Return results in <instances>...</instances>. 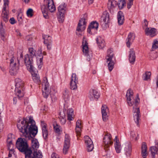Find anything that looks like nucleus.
<instances>
[{"label":"nucleus","mask_w":158,"mask_h":158,"mask_svg":"<svg viewBox=\"0 0 158 158\" xmlns=\"http://www.w3.org/2000/svg\"><path fill=\"white\" fill-rule=\"evenodd\" d=\"M133 93L130 89H129L127 91L126 94V97L128 105L130 106H133V115L134 119L137 125L139 126V120L140 117V113L139 107L138 106L139 104V94H137L135 99L132 103L131 102V98L133 96Z\"/></svg>","instance_id":"nucleus-1"},{"label":"nucleus","mask_w":158,"mask_h":158,"mask_svg":"<svg viewBox=\"0 0 158 158\" xmlns=\"http://www.w3.org/2000/svg\"><path fill=\"white\" fill-rule=\"evenodd\" d=\"M30 124H35V121L31 116L23 118V120L22 121L21 123H18L17 127L20 132L27 134V128Z\"/></svg>","instance_id":"nucleus-2"},{"label":"nucleus","mask_w":158,"mask_h":158,"mask_svg":"<svg viewBox=\"0 0 158 158\" xmlns=\"http://www.w3.org/2000/svg\"><path fill=\"white\" fill-rule=\"evenodd\" d=\"M15 88L14 89L12 87L11 91L13 92L14 91L15 95L18 97L19 99H20V98H22L24 95L22 91L23 90L24 83L22 80L19 78L15 79Z\"/></svg>","instance_id":"nucleus-3"},{"label":"nucleus","mask_w":158,"mask_h":158,"mask_svg":"<svg viewBox=\"0 0 158 158\" xmlns=\"http://www.w3.org/2000/svg\"><path fill=\"white\" fill-rule=\"evenodd\" d=\"M16 147L19 152L23 153L30 148L27 139L22 138H19L17 140Z\"/></svg>","instance_id":"nucleus-4"},{"label":"nucleus","mask_w":158,"mask_h":158,"mask_svg":"<svg viewBox=\"0 0 158 158\" xmlns=\"http://www.w3.org/2000/svg\"><path fill=\"white\" fill-rule=\"evenodd\" d=\"M4 4L2 12V17L3 20L6 22L9 20V0H3Z\"/></svg>","instance_id":"nucleus-5"},{"label":"nucleus","mask_w":158,"mask_h":158,"mask_svg":"<svg viewBox=\"0 0 158 158\" xmlns=\"http://www.w3.org/2000/svg\"><path fill=\"white\" fill-rule=\"evenodd\" d=\"M58 19L60 23H62L64 19V14L67 9L66 5L65 3H62L58 6Z\"/></svg>","instance_id":"nucleus-6"},{"label":"nucleus","mask_w":158,"mask_h":158,"mask_svg":"<svg viewBox=\"0 0 158 158\" xmlns=\"http://www.w3.org/2000/svg\"><path fill=\"white\" fill-rule=\"evenodd\" d=\"M38 132V128L35 124L31 125L29 126L27 128V134L22 133L23 135L27 137L28 136V138L35 137Z\"/></svg>","instance_id":"nucleus-7"},{"label":"nucleus","mask_w":158,"mask_h":158,"mask_svg":"<svg viewBox=\"0 0 158 158\" xmlns=\"http://www.w3.org/2000/svg\"><path fill=\"white\" fill-rule=\"evenodd\" d=\"M107 55L106 57V62L108 63V66L110 71H111L114 68V63L112 59L114 56L112 49H108Z\"/></svg>","instance_id":"nucleus-8"},{"label":"nucleus","mask_w":158,"mask_h":158,"mask_svg":"<svg viewBox=\"0 0 158 158\" xmlns=\"http://www.w3.org/2000/svg\"><path fill=\"white\" fill-rule=\"evenodd\" d=\"M24 60L27 70L30 72H33L34 71V67L33 66L32 57L30 56L27 54L25 55Z\"/></svg>","instance_id":"nucleus-9"},{"label":"nucleus","mask_w":158,"mask_h":158,"mask_svg":"<svg viewBox=\"0 0 158 158\" xmlns=\"http://www.w3.org/2000/svg\"><path fill=\"white\" fill-rule=\"evenodd\" d=\"M103 143L104 146L105 151L108 152V148L110 146L113 144V142L111 140V136L110 134L107 133L106 134L103 138Z\"/></svg>","instance_id":"nucleus-10"},{"label":"nucleus","mask_w":158,"mask_h":158,"mask_svg":"<svg viewBox=\"0 0 158 158\" xmlns=\"http://www.w3.org/2000/svg\"><path fill=\"white\" fill-rule=\"evenodd\" d=\"M87 44L88 43L86 41L85 42H83L82 51L84 55L87 57V60L89 61L92 58L93 54L91 51L89 50Z\"/></svg>","instance_id":"nucleus-11"},{"label":"nucleus","mask_w":158,"mask_h":158,"mask_svg":"<svg viewBox=\"0 0 158 158\" xmlns=\"http://www.w3.org/2000/svg\"><path fill=\"white\" fill-rule=\"evenodd\" d=\"M43 81L42 85L43 87L44 86V89L42 90L43 95L44 98H47L50 93V90L48 89L49 83L46 78L44 79Z\"/></svg>","instance_id":"nucleus-12"},{"label":"nucleus","mask_w":158,"mask_h":158,"mask_svg":"<svg viewBox=\"0 0 158 158\" xmlns=\"http://www.w3.org/2000/svg\"><path fill=\"white\" fill-rule=\"evenodd\" d=\"M43 38L44 40V43L47 47V49L50 50L51 49L52 46L51 37L48 35H43Z\"/></svg>","instance_id":"nucleus-13"},{"label":"nucleus","mask_w":158,"mask_h":158,"mask_svg":"<svg viewBox=\"0 0 158 158\" xmlns=\"http://www.w3.org/2000/svg\"><path fill=\"white\" fill-rule=\"evenodd\" d=\"M78 83V78L76 74L75 73H72L70 82V89L72 90L76 89L77 88V84Z\"/></svg>","instance_id":"nucleus-14"},{"label":"nucleus","mask_w":158,"mask_h":158,"mask_svg":"<svg viewBox=\"0 0 158 158\" xmlns=\"http://www.w3.org/2000/svg\"><path fill=\"white\" fill-rule=\"evenodd\" d=\"M70 138L69 136L66 134L65 136L64 140V143L63 152L64 154H66L68 152L70 146Z\"/></svg>","instance_id":"nucleus-15"},{"label":"nucleus","mask_w":158,"mask_h":158,"mask_svg":"<svg viewBox=\"0 0 158 158\" xmlns=\"http://www.w3.org/2000/svg\"><path fill=\"white\" fill-rule=\"evenodd\" d=\"M84 139L88 151L89 152L92 151L94 149V146L91 139L87 135L84 136Z\"/></svg>","instance_id":"nucleus-16"},{"label":"nucleus","mask_w":158,"mask_h":158,"mask_svg":"<svg viewBox=\"0 0 158 158\" xmlns=\"http://www.w3.org/2000/svg\"><path fill=\"white\" fill-rule=\"evenodd\" d=\"M42 6H45L47 10L51 12H53L56 10V7L52 0H48V1L44 3Z\"/></svg>","instance_id":"nucleus-17"},{"label":"nucleus","mask_w":158,"mask_h":158,"mask_svg":"<svg viewBox=\"0 0 158 158\" xmlns=\"http://www.w3.org/2000/svg\"><path fill=\"white\" fill-rule=\"evenodd\" d=\"M10 51V66L17 65V63H19L17 54L13 49Z\"/></svg>","instance_id":"nucleus-18"},{"label":"nucleus","mask_w":158,"mask_h":158,"mask_svg":"<svg viewBox=\"0 0 158 158\" xmlns=\"http://www.w3.org/2000/svg\"><path fill=\"white\" fill-rule=\"evenodd\" d=\"M99 97V94L96 90L94 89L90 90L89 97L91 101L93 100L94 99L97 100Z\"/></svg>","instance_id":"nucleus-19"},{"label":"nucleus","mask_w":158,"mask_h":158,"mask_svg":"<svg viewBox=\"0 0 158 158\" xmlns=\"http://www.w3.org/2000/svg\"><path fill=\"white\" fill-rule=\"evenodd\" d=\"M109 111V109L107 106L105 105H102L101 108V112L103 120L106 122L108 119V115L107 113Z\"/></svg>","instance_id":"nucleus-20"},{"label":"nucleus","mask_w":158,"mask_h":158,"mask_svg":"<svg viewBox=\"0 0 158 158\" xmlns=\"http://www.w3.org/2000/svg\"><path fill=\"white\" fill-rule=\"evenodd\" d=\"M41 127L43 136L44 139L46 140L48 138V133L47 125L44 121L41 122Z\"/></svg>","instance_id":"nucleus-21"},{"label":"nucleus","mask_w":158,"mask_h":158,"mask_svg":"<svg viewBox=\"0 0 158 158\" xmlns=\"http://www.w3.org/2000/svg\"><path fill=\"white\" fill-rule=\"evenodd\" d=\"M84 18H81L78 24L77 31H81L84 30L85 28L86 22Z\"/></svg>","instance_id":"nucleus-22"},{"label":"nucleus","mask_w":158,"mask_h":158,"mask_svg":"<svg viewBox=\"0 0 158 158\" xmlns=\"http://www.w3.org/2000/svg\"><path fill=\"white\" fill-rule=\"evenodd\" d=\"M117 6V2L115 0H109L107 3V7L110 13H113L114 10Z\"/></svg>","instance_id":"nucleus-23"},{"label":"nucleus","mask_w":158,"mask_h":158,"mask_svg":"<svg viewBox=\"0 0 158 158\" xmlns=\"http://www.w3.org/2000/svg\"><path fill=\"white\" fill-rule=\"evenodd\" d=\"M98 23L96 21L92 22L87 29V32L90 34H92L91 30L94 29L97 30L98 27Z\"/></svg>","instance_id":"nucleus-24"},{"label":"nucleus","mask_w":158,"mask_h":158,"mask_svg":"<svg viewBox=\"0 0 158 158\" xmlns=\"http://www.w3.org/2000/svg\"><path fill=\"white\" fill-rule=\"evenodd\" d=\"M156 29L154 28L147 27L145 30V34L152 37L156 35Z\"/></svg>","instance_id":"nucleus-25"},{"label":"nucleus","mask_w":158,"mask_h":158,"mask_svg":"<svg viewBox=\"0 0 158 158\" xmlns=\"http://www.w3.org/2000/svg\"><path fill=\"white\" fill-rule=\"evenodd\" d=\"M135 39V36L134 34L130 32L128 34L126 40V44L127 47H130V44L133 42Z\"/></svg>","instance_id":"nucleus-26"},{"label":"nucleus","mask_w":158,"mask_h":158,"mask_svg":"<svg viewBox=\"0 0 158 158\" xmlns=\"http://www.w3.org/2000/svg\"><path fill=\"white\" fill-rule=\"evenodd\" d=\"M128 57L130 63L134 64L135 60V52L133 49L130 50Z\"/></svg>","instance_id":"nucleus-27"},{"label":"nucleus","mask_w":158,"mask_h":158,"mask_svg":"<svg viewBox=\"0 0 158 158\" xmlns=\"http://www.w3.org/2000/svg\"><path fill=\"white\" fill-rule=\"evenodd\" d=\"M96 41L98 47L102 49L105 46V41L101 36H98L96 39Z\"/></svg>","instance_id":"nucleus-28"},{"label":"nucleus","mask_w":158,"mask_h":158,"mask_svg":"<svg viewBox=\"0 0 158 158\" xmlns=\"http://www.w3.org/2000/svg\"><path fill=\"white\" fill-rule=\"evenodd\" d=\"M82 127L81 120H77L76 123V127L75 129L77 135H80Z\"/></svg>","instance_id":"nucleus-29"},{"label":"nucleus","mask_w":158,"mask_h":158,"mask_svg":"<svg viewBox=\"0 0 158 158\" xmlns=\"http://www.w3.org/2000/svg\"><path fill=\"white\" fill-rule=\"evenodd\" d=\"M103 24H106L109 23L110 20L109 14L106 11H104L102 17Z\"/></svg>","instance_id":"nucleus-30"},{"label":"nucleus","mask_w":158,"mask_h":158,"mask_svg":"<svg viewBox=\"0 0 158 158\" xmlns=\"http://www.w3.org/2000/svg\"><path fill=\"white\" fill-rule=\"evenodd\" d=\"M125 153L127 156H129L131 152V145L130 143H126L124 148Z\"/></svg>","instance_id":"nucleus-31"},{"label":"nucleus","mask_w":158,"mask_h":158,"mask_svg":"<svg viewBox=\"0 0 158 158\" xmlns=\"http://www.w3.org/2000/svg\"><path fill=\"white\" fill-rule=\"evenodd\" d=\"M147 147L146 143L143 142L141 146V154L143 158H146L147 155Z\"/></svg>","instance_id":"nucleus-32"},{"label":"nucleus","mask_w":158,"mask_h":158,"mask_svg":"<svg viewBox=\"0 0 158 158\" xmlns=\"http://www.w3.org/2000/svg\"><path fill=\"white\" fill-rule=\"evenodd\" d=\"M117 18L118 24L122 25L124 22V18L123 12L121 11L118 12L117 14Z\"/></svg>","instance_id":"nucleus-33"},{"label":"nucleus","mask_w":158,"mask_h":158,"mask_svg":"<svg viewBox=\"0 0 158 158\" xmlns=\"http://www.w3.org/2000/svg\"><path fill=\"white\" fill-rule=\"evenodd\" d=\"M117 139V137L116 136L114 139V141H115L114 147L116 152L117 153H119L121 152V148L120 143L119 142V141Z\"/></svg>","instance_id":"nucleus-34"},{"label":"nucleus","mask_w":158,"mask_h":158,"mask_svg":"<svg viewBox=\"0 0 158 158\" xmlns=\"http://www.w3.org/2000/svg\"><path fill=\"white\" fill-rule=\"evenodd\" d=\"M31 145L32 148L34 150H36L39 147V144L38 140L35 138H31Z\"/></svg>","instance_id":"nucleus-35"},{"label":"nucleus","mask_w":158,"mask_h":158,"mask_svg":"<svg viewBox=\"0 0 158 158\" xmlns=\"http://www.w3.org/2000/svg\"><path fill=\"white\" fill-rule=\"evenodd\" d=\"M31 72L33 81L36 83L40 84V80L39 75L37 73H34V71Z\"/></svg>","instance_id":"nucleus-36"},{"label":"nucleus","mask_w":158,"mask_h":158,"mask_svg":"<svg viewBox=\"0 0 158 158\" xmlns=\"http://www.w3.org/2000/svg\"><path fill=\"white\" fill-rule=\"evenodd\" d=\"M10 67H11V68H10V75L13 76L16 75L18 73V67L17 65H12V66H10Z\"/></svg>","instance_id":"nucleus-37"},{"label":"nucleus","mask_w":158,"mask_h":158,"mask_svg":"<svg viewBox=\"0 0 158 158\" xmlns=\"http://www.w3.org/2000/svg\"><path fill=\"white\" fill-rule=\"evenodd\" d=\"M23 153L25 155V158H36L33 155H33L32 152L31 148Z\"/></svg>","instance_id":"nucleus-38"},{"label":"nucleus","mask_w":158,"mask_h":158,"mask_svg":"<svg viewBox=\"0 0 158 158\" xmlns=\"http://www.w3.org/2000/svg\"><path fill=\"white\" fill-rule=\"evenodd\" d=\"M73 110L72 109H69L67 112V119L68 120L70 121L73 120Z\"/></svg>","instance_id":"nucleus-39"},{"label":"nucleus","mask_w":158,"mask_h":158,"mask_svg":"<svg viewBox=\"0 0 158 158\" xmlns=\"http://www.w3.org/2000/svg\"><path fill=\"white\" fill-rule=\"evenodd\" d=\"M3 103L0 101V114L1 112L3 110ZM3 128V123L2 122V120L0 116V132H1Z\"/></svg>","instance_id":"nucleus-40"},{"label":"nucleus","mask_w":158,"mask_h":158,"mask_svg":"<svg viewBox=\"0 0 158 158\" xmlns=\"http://www.w3.org/2000/svg\"><path fill=\"white\" fill-rule=\"evenodd\" d=\"M69 91L67 89H65L63 92L62 97L65 101H67L69 98Z\"/></svg>","instance_id":"nucleus-41"},{"label":"nucleus","mask_w":158,"mask_h":158,"mask_svg":"<svg viewBox=\"0 0 158 158\" xmlns=\"http://www.w3.org/2000/svg\"><path fill=\"white\" fill-rule=\"evenodd\" d=\"M127 0H119L118 2H117V5H118L119 8L122 9L125 6Z\"/></svg>","instance_id":"nucleus-42"},{"label":"nucleus","mask_w":158,"mask_h":158,"mask_svg":"<svg viewBox=\"0 0 158 158\" xmlns=\"http://www.w3.org/2000/svg\"><path fill=\"white\" fill-rule=\"evenodd\" d=\"M41 10L44 17L46 19L48 18V11L45 6H41Z\"/></svg>","instance_id":"nucleus-43"},{"label":"nucleus","mask_w":158,"mask_h":158,"mask_svg":"<svg viewBox=\"0 0 158 158\" xmlns=\"http://www.w3.org/2000/svg\"><path fill=\"white\" fill-rule=\"evenodd\" d=\"M33 155L35 156L36 158H42L43 157L41 152L39 150H34Z\"/></svg>","instance_id":"nucleus-44"},{"label":"nucleus","mask_w":158,"mask_h":158,"mask_svg":"<svg viewBox=\"0 0 158 158\" xmlns=\"http://www.w3.org/2000/svg\"><path fill=\"white\" fill-rule=\"evenodd\" d=\"M150 150L152 156H155L158 151V148L156 146H152L150 148Z\"/></svg>","instance_id":"nucleus-45"},{"label":"nucleus","mask_w":158,"mask_h":158,"mask_svg":"<svg viewBox=\"0 0 158 158\" xmlns=\"http://www.w3.org/2000/svg\"><path fill=\"white\" fill-rule=\"evenodd\" d=\"M151 75V73L150 72H146L143 75V79L144 80H147L150 79Z\"/></svg>","instance_id":"nucleus-46"},{"label":"nucleus","mask_w":158,"mask_h":158,"mask_svg":"<svg viewBox=\"0 0 158 158\" xmlns=\"http://www.w3.org/2000/svg\"><path fill=\"white\" fill-rule=\"evenodd\" d=\"M53 128L56 133H58L60 131V126L56 123H54L53 125Z\"/></svg>","instance_id":"nucleus-47"},{"label":"nucleus","mask_w":158,"mask_h":158,"mask_svg":"<svg viewBox=\"0 0 158 158\" xmlns=\"http://www.w3.org/2000/svg\"><path fill=\"white\" fill-rule=\"evenodd\" d=\"M0 33L1 34V38L2 40H3V38L4 37L5 31L4 29L3 28L2 23V22H1L0 24Z\"/></svg>","instance_id":"nucleus-48"},{"label":"nucleus","mask_w":158,"mask_h":158,"mask_svg":"<svg viewBox=\"0 0 158 158\" xmlns=\"http://www.w3.org/2000/svg\"><path fill=\"white\" fill-rule=\"evenodd\" d=\"M33 12V10L32 9H29L27 12V15L29 17H32L33 15L32 14Z\"/></svg>","instance_id":"nucleus-49"},{"label":"nucleus","mask_w":158,"mask_h":158,"mask_svg":"<svg viewBox=\"0 0 158 158\" xmlns=\"http://www.w3.org/2000/svg\"><path fill=\"white\" fill-rule=\"evenodd\" d=\"M7 146L8 148L9 152L8 154V156L9 157H10V138L9 137H8V138L7 140Z\"/></svg>","instance_id":"nucleus-50"},{"label":"nucleus","mask_w":158,"mask_h":158,"mask_svg":"<svg viewBox=\"0 0 158 158\" xmlns=\"http://www.w3.org/2000/svg\"><path fill=\"white\" fill-rule=\"evenodd\" d=\"M29 51L30 54V56L35 55V51L33 48H29Z\"/></svg>","instance_id":"nucleus-51"},{"label":"nucleus","mask_w":158,"mask_h":158,"mask_svg":"<svg viewBox=\"0 0 158 158\" xmlns=\"http://www.w3.org/2000/svg\"><path fill=\"white\" fill-rule=\"evenodd\" d=\"M41 56H39H39L37 57V61L38 63H39V64H43V55L41 54Z\"/></svg>","instance_id":"nucleus-52"},{"label":"nucleus","mask_w":158,"mask_h":158,"mask_svg":"<svg viewBox=\"0 0 158 158\" xmlns=\"http://www.w3.org/2000/svg\"><path fill=\"white\" fill-rule=\"evenodd\" d=\"M158 48V41H156L154 42V43L153 44L152 46V50H154V49H156Z\"/></svg>","instance_id":"nucleus-53"},{"label":"nucleus","mask_w":158,"mask_h":158,"mask_svg":"<svg viewBox=\"0 0 158 158\" xmlns=\"http://www.w3.org/2000/svg\"><path fill=\"white\" fill-rule=\"evenodd\" d=\"M65 116L64 115L63 116H60V121L62 124H64L66 122V120L65 119Z\"/></svg>","instance_id":"nucleus-54"},{"label":"nucleus","mask_w":158,"mask_h":158,"mask_svg":"<svg viewBox=\"0 0 158 158\" xmlns=\"http://www.w3.org/2000/svg\"><path fill=\"white\" fill-rule=\"evenodd\" d=\"M133 0H128V2L127 4V7L128 9H129L131 7L133 4Z\"/></svg>","instance_id":"nucleus-55"},{"label":"nucleus","mask_w":158,"mask_h":158,"mask_svg":"<svg viewBox=\"0 0 158 158\" xmlns=\"http://www.w3.org/2000/svg\"><path fill=\"white\" fill-rule=\"evenodd\" d=\"M22 16L23 15H21L20 14H19V15H17V17L18 20L20 23H21L23 22Z\"/></svg>","instance_id":"nucleus-56"},{"label":"nucleus","mask_w":158,"mask_h":158,"mask_svg":"<svg viewBox=\"0 0 158 158\" xmlns=\"http://www.w3.org/2000/svg\"><path fill=\"white\" fill-rule=\"evenodd\" d=\"M17 21L14 18L12 17L10 18V24H14L15 23H16Z\"/></svg>","instance_id":"nucleus-57"},{"label":"nucleus","mask_w":158,"mask_h":158,"mask_svg":"<svg viewBox=\"0 0 158 158\" xmlns=\"http://www.w3.org/2000/svg\"><path fill=\"white\" fill-rule=\"evenodd\" d=\"M51 158H60L55 153H53L51 155Z\"/></svg>","instance_id":"nucleus-58"},{"label":"nucleus","mask_w":158,"mask_h":158,"mask_svg":"<svg viewBox=\"0 0 158 158\" xmlns=\"http://www.w3.org/2000/svg\"><path fill=\"white\" fill-rule=\"evenodd\" d=\"M26 40L28 41H31L32 40V37L29 35H28L26 37Z\"/></svg>","instance_id":"nucleus-59"},{"label":"nucleus","mask_w":158,"mask_h":158,"mask_svg":"<svg viewBox=\"0 0 158 158\" xmlns=\"http://www.w3.org/2000/svg\"><path fill=\"white\" fill-rule=\"evenodd\" d=\"M148 22L147 21L146 19H145L144 21V23H143V24L144 25H145L147 27L148 25Z\"/></svg>","instance_id":"nucleus-60"},{"label":"nucleus","mask_w":158,"mask_h":158,"mask_svg":"<svg viewBox=\"0 0 158 158\" xmlns=\"http://www.w3.org/2000/svg\"><path fill=\"white\" fill-rule=\"evenodd\" d=\"M13 103L16 104L17 102V99L16 97H14L13 99Z\"/></svg>","instance_id":"nucleus-61"},{"label":"nucleus","mask_w":158,"mask_h":158,"mask_svg":"<svg viewBox=\"0 0 158 158\" xmlns=\"http://www.w3.org/2000/svg\"><path fill=\"white\" fill-rule=\"evenodd\" d=\"M19 14H20L21 15H23L22 11L21 9H19V12H18V15H19Z\"/></svg>","instance_id":"nucleus-62"},{"label":"nucleus","mask_w":158,"mask_h":158,"mask_svg":"<svg viewBox=\"0 0 158 158\" xmlns=\"http://www.w3.org/2000/svg\"><path fill=\"white\" fill-rule=\"evenodd\" d=\"M155 143H156V145L157 146H156L158 148V140H155Z\"/></svg>","instance_id":"nucleus-63"},{"label":"nucleus","mask_w":158,"mask_h":158,"mask_svg":"<svg viewBox=\"0 0 158 158\" xmlns=\"http://www.w3.org/2000/svg\"><path fill=\"white\" fill-rule=\"evenodd\" d=\"M94 0H89L88 2L89 4H91L93 2Z\"/></svg>","instance_id":"nucleus-64"}]
</instances>
